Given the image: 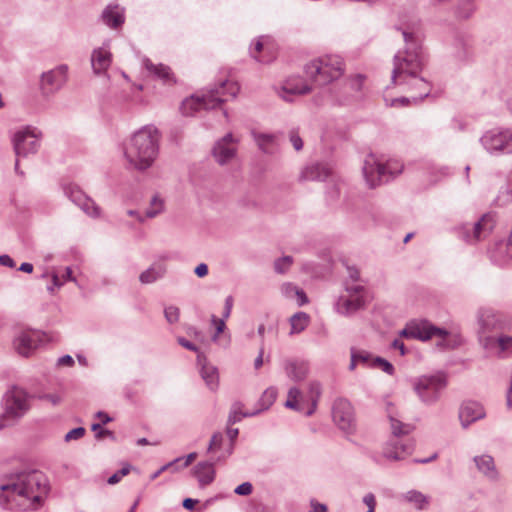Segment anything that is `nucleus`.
I'll return each mask as SVG.
<instances>
[{"mask_svg": "<svg viewBox=\"0 0 512 512\" xmlns=\"http://www.w3.org/2000/svg\"><path fill=\"white\" fill-rule=\"evenodd\" d=\"M405 48L399 50L393 58V70L391 83L394 86H401L406 91H412L413 101H421L431 91V85L422 75L426 65V58L422 48V41L419 33L400 29Z\"/></svg>", "mask_w": 512, "mask_h": 512, "instance_id": "1", "label": "nucleus"}, {"mask_svg": "<svg viewBox=\"0 0 512 512\" xmlns=\"http://www.w3.org/2000/svg\"><path fill=\"white\" fill-rule=\"evenodd\" d=\"M48 491V480L42 472L23 471L0 485V505L11 511L35 510L42 506Z\"/></svg>", "mask_w": 512, "mask_h": 512, "instance_id": "2", "label": "nucleus"}, {"mask_svg": "<svg viewBox=\"0 0 512 512\" xmlns=\"http://www.w3.org/2000/svg\"><path fill=\"white\" fill-rule=\"evenodd\" d=\"M158 142V130L153 126H145L124 143V156L134 168L146 170L158 155Z\"/></svg>", "mask_w": 512, "mask_h": 512, "instance_id": "3", "label": "nucleus"}, {"mask_svg": "<svg viewBox=\"0 0 512 512\" xmlns=\"http://www.w3.org/2000/svg\"><path fill=\"white\" fill-rule=\"evenodd\" d=\"M239 89L238 84L234 81H221L201 96L186 98L180 106L181 113L184 116H192L200 109H214L228 99H234Z\"/></svg>", "mask_w": 512, "mask_h": 512, "instance_id": "4", "label": "nucleus"}, {"mask_svg": "<svg viewBox=\"0 0 512 512\" xmlns=\"http://www.w3.org/2000/svg\"><path fill=\"white\" fill-rule=\"evenodd\" d=\"M392 404H388L387 412L390 421L391 433L394 438L390 439L383 447L382 456L388 461H400L410 455L414 450V443L409 440H400V436L408 435L412 432L413 426L403 423L397 419L389 408Z\"/></svg>", "mask_w": 512, "mask_h": 512, "instance_id": "5", "label": "nucleus"}, {"mask_svg": "<svg viewBox=\"0 0 512 512\" xmlns=\"http://www.w3.org/2000/svg\"><path fill=\"white\" fill-rule=\"evenodd\" d=\"M345 71L342 57L326 55L305 65V75L319 86L327 85L340 78Z\"/></svg>", "mask_w": 512, "mask_h": 512, "instance_id": "6", "label": "nucleus"}, {"mask_svg": "<svg viewBox=\"0 0 512 512\" xmlns=\"http://www.w3.org/2000/svg\"><path fill=\"white\" fill-rule=\"evenodd\" d=\"M2 407L0 430L15 424L29 411L30 397L24 389L14 386L4 394Z\"/></svg>", "mask_w": 512, "mask_h": 512, "instance_id": "7", "label": "nucleus"}, {"mask_svg": "<svg viewBox=\"0 0 512 512\" xmlns=\"http://www.w3.org/2000/svg\"><path fill=\"white\" fill-rule=\"evenodd\" d=\"M400 336L422 341L437 338V347L441 349H452L457 346L456 338L448 331L437 328L427 321H411L401 330Z\"/></svg>", "mask_w": 512, "mask_h": 512, "instance_id": "8", "label": "nucleus"}, {"mask_svg": "<svg viewBox=\"0 0 512 512\" xmlns=\"http://www.w3.org/2000/svg\"><path fill=\"white\" fill-rule=\"evenodd\" d=\"M495 224L494 214L486 213L472 223L467 222L455 226L453 232L458 239L467 244L474 245L485 240L492 233Z\"/></svg>", "mask_w": 512, "mask_h": 512, "instance_id": "9", "label": "nucleus"}, {"mask_svg": "<svg viewBox=\"0 0 512 512\" xmlns=\"http://www.w3.org/2000/svg\"><path fill=\"white\" fill-rule=\"evenodd\" d=\"M397 163L388 162L386 164L379 163L374 157H368L363 166V175L370 188H374L377 185L387 182L390 175L398 174L401 169L395 170Z\"/></svg>", "mask_w": 512, "mask_h": 512, "instance_id": "10", "label": "nucleus"}, {"mask_svg": "<svg viewBox=\"0 0 512 512\" xmlns=\"http://www.w3.org/2000/svg\"><path fill=\"white\" fill-rule=\"evenodd\" d=\"M446 385L447 381L443 374L422 376L415 382L414 390L421 401L426 404H432L439 399Z\"/></svg>", "mask_w": 512, "mask_h": 512, "instance_id": "11", "label": "nucleus"}, {"mask_svg": "<svg viewBox=\"0 0 512 512\" xmlns=\"http://www.w3.org/2000/svg\"><path fill=\"white\" fill-rule=\"evenodd\" d=\"M41 131L35 127L27 126L15 133L13 147L17 157H27L35 154L40 146Z\"/></svg>", "mask_w": 512, "mask_h": 512, "instance_id": "12", "label": "nucleus"}, {"mask_svg": "<svg viewBox=\"0 0 512 512\" xmlns=\"http://www.w3.org/2000/svg\"><path fill=\"white\" fill-rule=\"evenodd\" d=\"M484 149L489 153H512V129L489 130L480 138Z\"/></svg>", "mask_w": 512, "mask_h": 512, "instance_id": "13", "label": "nucleus"}, {"mask_svg": "<svg viewBox=\"0 0 512 512\" xmlns=\"http://www.w3.org/2000/svg\"><path fill=\"white\" fill-rule=\"evenodd\" d=\"M68 79V66L61 64L55 68L43 72L40 77V91L43 96H51L58 92Z\"/></svg>", "mask_w": 512, "mask_h": 512, "instance_id": "14", "label": "nucleus"}, {"mask_svg": "<svg viewBox=\"0 0 512 512\" xmlns=\"http://www.w3.org/2000/svg\"><path fill=\"white\" fill-rule=\"evenodd\" d=\"M44 337L40 331L24 330L15 337L13 345L18 354L29 357L44 342Z\"/></svg>", "mask_w": 512, "mask_h": 512, "instance_id": "15", "label": "nucleus"}, {"mask_svg": "<svg viewBox=\"0 0 512 512\" xmlns=\"http://www.w3.org/2000/svg\"><path fill=\"white\" fill-rule=\"evenodd\" d=\"M332 416L336 425L343 431H349L354 426V411L351 403L344 399H337L332 408Z\"/></svg>", "mask_w": 512, "mask_h": 512, "instance_id": "16", "label": "nucleus"}, {"mask_svg": "<svg viewBox=\"0 0 512 512\" xmlns=\"http://www.w3.org/2000/svg\"><path fill=\"white\" fill-rule=\"evenodd\" d=\"M65 195L78 207H80L83 212L91 217H98L100 214L99 207L94 203V201L89 198L84 192L76 185H67L64 188Z\"/></svg>", "mask_w": 512, "mask_h": 512, "instance_id": "17", "label": "nucleus"}, {"mask_svg": "<svg viewBox=\"0 0 512 512\" xmlns=\"http://www.w3.org/2000/svg\"><path fill=\"white\" fill-rule=\"evenodd\" d=\"M282 369L289 380L299 383L308 377L310 365L306 360L287 358L282 361Z\"/></svg>", "mask_w": 512, "mask_h": 512, "instance_id": "18", "label": "nucleus"}, {"mask_svg": "<svg viewBox=\"0 0 512 512\" xmlns=\"http://www.w3.org/2000/svg\"><path fill=\"white\" fill-rule=\"evenodd\" d=\"M236 143L237 141L231 133L226 134L216 142L212 152L215 160L220 165L228 163L235 157L237 151Z\"/></svg>", "mask_w": 512, "mask_h": 512, "instance_id": "19", "label": "nucleus"}, {"mask_svg": "<svg viewBox=\"0 0 512 512\" xmlns=\"http://www.w3.org/2000/svg\"><path fill=\"white\" fill-rule=\"evenodd\" d=\"M125 19V8L119 4L107 5L100 15L101 22L112 30L121 29Z\"/></svg>", "mask_w": 512, "mask_h": 512, "instance_id": "20", "label": "nucleus"}, {"mask_svg": "<svg viewBox=\"0 0 512 512\" xmlns=\"http://www.w3.org/2000/svg\"><path fill=\"white\" fill-rule=\"evenodd\" d=\"M251 56L259 63H269L276 57L274 46L265 36L259 37L250 49Z\"/></svg>", "mask_w": 512, "mask_h": 512, "instance_id": "21", "label": "nucleus"}, {"mask_svg": "<svg viewBox=\"0 0 512 512\" xmlns=\"http://www.w3.org/2000/svg\"><path fill=\"white\" fill-rule=\"evenodd\" d=\"M485 417L483 406L475 401L464 402L459 411V419L463 428H467L471 423Z\"/></svg>", "mask_w": 512, "mask_h": 512, "instance_id": "22", "label": "nucleus"}, {"mask_svg": "<svg viewBox=\"0 0 512 512\" xmlns=\"http://www.w3.org/2000/svg\"><path fill=\"white\" fill-rule=\"evenodd\" d=\"M311 91V87L302 78H290L281 88L280 96L285 101H292V95H304Z\"/></svg>", "mask_w": 512, "mask_h": 512, "instance_id": "23", "label": "nucleus"}, {"mask_svg": "<svg viewBox=\"0 0 512 512\" xmlns=\"http://www.w3.org/2000/svg\"><path fill=\"white\" fill-rule=\"evenodd\" d=\"M365 306V300L362 296L351 297L341 295L335 303V309L338 313L348 316Z\"/></svg>", "mask_w": 512, "mask_h": 512, "instance_id": "24", "label": "nucleus"}, {"mask_svg": "<svg viewBox=\"0 0 512 512\" xmlns=\"http://www.w3.org/2000/svg\"><path fill=\"white\" fill-rule=\"evenodd\" d=\"M112 63V54L106 47H99L92 51L91 65L95 74L105 73Z\"/></svg>", "mask_w": 512, "mask_h": 512, "instance_id": "25", "label": "nucleus"}, {"mask_svg": "<svg viewBox=\"0 0 512 512\" xmlns=\"http://www.w3.org/2000/svg\"><path fill=\"white\" fill-rule=\"evenodd\" d=\"M478 322L480 325L481 337L488 332L497 331L502 327L496 313L490 309H482L479 311Z\"/></svg>", "mask_w": 512, "mask_h": 512, "instance_id": "26", "label": "nucleus"}, {"mask_svg": "<svg viewBox=\"0 0 512 512\" xmlns=\"http://www.w3.org/2000/svg\"><path fill=\"white\" fill-rule=\"evenodd\" d=\"M331 174V169L322 163H315L306 166L300 173V181L325 180Z\"/></svg>", "mask_w": 512, "mask_h": 512, "instance_id": "27", "label": "nucleus"}, {"mask_svg": "<svg viewBox=\"0 0 512 512\" xmlns=\"http://www.w3.org/2000/svg\"><path fill=\"white\" fill-rule=\"evenodd\" d=\"M197 360L201 365V376L206 382L210 390H215L218 387V371L217 368L206 363V358L203 354L198 353Z\"/></svg>", "mask_w": 512, "mask_h": 512, "instance_id": "28", "label": "nucleus"}, {"mask_svg": "<svg viewBox=\"0 0 512 512\" xmlns=\"http://www.w3.org/2000/svg\"><path fill=\"white\" fill-rule=\"evenodd\" d=\"M144 67L158 79L162 80L166 84L175 83L173 73L170 67L164 64H154L150 59L145 58L143 60Z\"/></svg>", "mask_w": 512, "mask_h": 512, "instance_id": "29", "label": "nucleus"}, {"mask_svg": "<svg viewBox=\"0 0 512 512\" xmlns=\"http://www.w3.org/2000/svg\"><path fill=\"white\" fill-rule=\"evenodd\" d=\"M193 473L200 486H206L212 483L215 478L214 464L209 461L199 462L193 468Z\"/></svg>", "mask_w": 512, "mask_h": 512, "instance_id": "30", "label": "nucleus"}, {"mask_svg": "<svg viewBox=\"0 0 512 512\" xmlns=\"http://www.w3.org/2000/svg\"><path fill=\"white\" fill-rule=\"evenodd\" d=\"M166 272L167 268L164 263H153L148 269L140 274L139 280L142 284H151L163 278Z\"/></svg>", "mask_w": 512, "mask_h": 512, "instance_id": "31", "label": "nucleus"}, {"mask_svg": "<svg viewBox=\"0 0 512 512\" xmlns=\"http://www.w3.org/2000/svg\"><path fill=\"white\" fill-rule=\"evenodd\" d=\"M474 462L477 466V469L487 478L496 479L497 478V470L494 464V460L489 455L476 456L474 458Z\"/></svg>", "mask_w": 512, "mask_h": 512, "instance_id": "32", "label": "nucleus"}, {"mask_svg": "<svg viewBox=\"0 0 512 512\" xmlns=\"http://www.w3.org/2000/svg\"><path fill=\"white\" fill-rule=\"evenodd\" d=\"M402 498L417 510H425L430 504V497L418 490H409L402 495Z\"/></svg>", "mask_w": 512, "mask_h": 512, "instance_id": "33", "label": "nucleus"}, {"mask_svg": "<svg viewBox=\"0 0 512 512\" xmlns=\"http://www.w3.org/2000/svg\"><path fill=\"white\" fill-rule=\"evenodd\" d=\"M321 395H322L321 383L316 380L309 382L308 397L311 402V407L305 413L307 416H311L316 411Z\"/></svg>", "mask_w": 512, "mask_h": 512, "instance_id": "34", "label": "nucleus"}, {"mask_svg": "<svg viewBox=\"0 0 512 512\" xmlns=\"http://www.w3.org/2000/svg\"><path fill=\"white\" fill-rule=\"evenodd\" d=\"M484 346L487 348L489 346H497L500 349V352L505 354L512 353V336H500L498 338L494 337H484Z\"/></svg>", "mask_w": 512, "mask_h": 512, "instance_id": "35", "label": "nucleus"}, {"mask_svg": "<svg viewBox=\"0 0 512 512\" xmlns=\"http://www.w3.org/2000/svg\"><path fill=\"white\" fill-rule=\"evenodd\" d=\"M373 358L374 356L365 350L352 348L349 370L353 371L358 364L370 367Z\"/></svg>", "mask_w": 512, "mask_h": 512, "instance_id": "36", "label": "nucleus"}, {"mask_svg": "<svg viewBox=\"0 0 512 512\" xmlns=\"http://www.w3.org/2000/svg\"><path fill=\"white\" fill-rule=\"evenodd\" d=\"M278 395V390L276 387L271 386L268 387L261 395L258 401V408L255 411H258L260 414L262 411L268 410L273 403L275 402Z\"/></svg>", "mask_w": 512, "mask_h": 512, "instance_id": "37", "label": "nucleus"}, {"mask_svg": "<svg viewBox=\"0 0 512 512\" xmlns=\"http://www.w3.org/2000/svg\"><path fill=\"white\" fill-rule=\"evenodd\" d=\"M365 77L361 74H357L351 77L344 85V88L351 91L348 97H345L343 100H340L341 104H346L350 101L351 98L355 97V94L359 93L362 89Z\"/></svg>", "mask_w": 512, "mask_h": 512, "instance_id": "38", "label": "nucleus"}, {"mask_svg": "<svg viewBox=\"0 0 512 512\" xmlns=\"http://www.w3.org/2000/svg\"><path fill=\"white\" fill-rule=\"evenodd\" d=\"M253 137L258 147L264 153L270 154L273 152V146L276 140V136L274 134L253 132Z\"/></svg>", "mask_w": 512, "mask_h": 512, "instance_id": "39", "label": "nucleus"}, {"mask_svg": "<svg viewBox=\"0 0 512 512\" xmlns=\"http://www.w3.org/2000/svg\"><path fill=\"white\" fill-rule=\"evenodd\" d=\"M309 315L305 312H297L290 318V334H298L306 329L309 324Z\"/></svg>", "mask_w": 512, "mask_h": 512, "instance_id": "40", "label": "nucleus"}, {"mask_svg": "<svg viewBox=\"0 0 512 512\" xmlns=\"http://www.w3.org/2000/svg\"><path fill=\"white\" fill-rule=\"evenodd\" d=\"M242 407L243 404L241 402L233 403L228 417L229 424H235L241 421L244 417H253L258 415V411L243 412Z\"/></svg>", "mask_w": 512, "mask_h": 512, "instance_id": "41", "label": "nucleus"}, {"mask_svg": "<svg viewBox=\"0 0 512 512\" xmlns=\"http://www.w3.org/2000/svg\"><path fill=\"white\" fill-rule=\"evenodd\" d=\"M66 281H76L72 276V270L70 267H66L61 275L58 272H54L52 274L53 285L49 286L48 290L53 292L55 287L60 288Z\"/></svg>", "mask_w": 512, "mask_h": 512, "instance_id": "42", "label": "nucleus"}, {"mask_svg": "<svg viewBox=\"0 0 512 512\" xmlns=\"http://www.w3.org/2000/svg\"><path fill=\"white\" fill-rule=\"evenodd\" d=\"M302 396L301 390L296 387L292 386L287 393V400L285 401V407L289 409H293L296 411H302L301 404L299 402V398Z\"/></svg>", "mask_w": 512, "mask_h": 512, "instance_id": "43", "label": "nucleus"}, {"mask_svg": "<svg viewBox=\"0 0 512 512\" xmlns=\"http://www.w3.org/2000/svg\"><path fill=\"white\" fill-rule=\"evenodd\" d=\"M370 368L380 369L388 375H393L395 372L394 366L389 361L379 356H375L372 359Z\"/></svg>", "mask_w": 512, "mask_h": 512, "instance_id": "44", "label": "nucleus"}, {"mask_svg": "<svg viewBox=\"0 0 512 512\" xmlns=\"http://www.w3.org/2000/svg\"><path fill=\"white\" fill-rule=\"evenodd\" d=\"M163 208H164L163 200L157 196L152 197V199L150 201V206H149V208H147V210L145 212V219L156 217L163 211Z\"/></svg>", "mask_w": 512, "mask_h": 512, "instance_id": "45", "label": "nucleus"}, {"mask_svg": "<svg viewBox=\"0 0 512 512\" xmlns=\"http://www.w3.org/2000/svg\"><path fill=\"white\" fill-rule=\"evenodd\" d=\"M293 264V258L291 256H283L274 261V271L277 274H285Z\"/></svg>", "mask_w": 512, "mask_h": 512, "instance_id": "46", "label": "nucleus"}, {"mask_svg": "<svg viewBox=\"0 0 512 512\" xmlns=\"http://www.w3.org/2000/svg\"><path fill=\"white\" fill-rule=\"evenodd\" d=\"M182 460H183V458H176L173 461L163 465L162 467H160L156 472H154L150 476V480L153 481V480L157 479L162 473H165L166 470H171L172 472H177L179 470V466H177V464L179 462H181Z\"/></svg>", "mask_w": 512, "mask_h": 512, "instance_id": "47", "label": "nucleus"}, {"mask_svg": "<svg viewBox=\"0 0 512 512\" xmlns=\"http://www.w3.org/2000/svg\"><path fill=\"white\" fill-rule=\"evenodd\" d=\"M225 320L222 318H217L215 315L211 316V324L215 327V333L212 336V341L216 342L219 338V335L224 332L226 328Z\"/></svg>", "mask_w": 512, "mask_h": 512, "instance_id": "48", "label": "nucleus"}, {"mask_svg": "<svg viewBox=\"0 0 512 512\" xmlns=\"http://www.w3.org/2000/svg\"><path fill=\"white\" fill-rule=\"evenodd\" d=\"M91 429L95 432V438L97 440H102L105 437H109L110 439L115 440V434L108 429H103L100 423H93L91 425Z\"/></svg>", "mask_w": 512, "mask_h": 512, "instance_id": "49", "label": "nucleus"}, {"mask_svg": "<svg viewBox=\"0 0 512 512\" xmlns=\"http://www.w3.org/2000/svg\"><path fill=\"white\" fill-rule=\"evenodd\" d=\"M164 316L167 322L170 324L178 322L180 316L179 308L173 305L167 306L164 309Z\"/></svg>", "mask_w": 512, "mask_h": 512, "instance_id": "50", "label": "nucleus"}, {"mask_svg": "<svg viewBox=\"0 0 512 512\" xmlns=\"http://www.w3.org/2000/svg\"><path fill=\"white\" fill-rule=\"evenodd\" d=\"M345 291L347 295L351 297L362 296L364 298L365 288L363 285L356 284V282H354V284H349L347 282L345 285Z\"/></svg>", "mask_w": 512, "mask_h": 512, "instance_id": "51", "label": "nucleus"}, {"mask_svg": "<svg viewBox=\"0 0 512 512\" xmlns=\"http://www.w3.org/2000/svg\"><path fill=\"white\" fill-rule=\"evenodd\" d=\"M131 470V466L130 465H125L123 466L120 470H118L116 473H114L113 475H111L107 482L108 484L110 485H114V484H117L124 476H126Z\"/></svg>", "mask_w": 512, "mask_h": 512, "instance_id": "52", "label": "nucleus"}, {"mask_svg": "<svg viewBox=\"0 0 512 512\" xmlns=\"http://www.w3.org/2000/svg\"><path fill=\"white\" fill-rule=\"evenodd\" d=\"M223 442V435L221 433H214L211 437L209 446H208V452H213L215 450H218L221 448Z\"/></svg>", "mask_w": 512, "mask_h": 512, "instance_id": "53", "label": "nucleus"}, {"mask_svg": "<svg viewBox=\"0 0 512 512\" xmlns=\"http://www.w3.org/2000/svg\"><path fill=\"white\" fill-rule=\"evenodd\" d=\"M85 432L86 430L83 427L74 428L65 435V441L69 442L72 440L81 439L85 435Z\"/></svg>", "mask_w": 512, "mask_h": 512, "instance_id": "54", "label": "nucleus"}, {"mask_svg": "<svg viewBox=\"0 0 512 512\" xmlns=\"http://www.w3.org/2000/svg\"><path fill=\"white\" fill-rule=\"evenodd\" d=\"M282 293L285 295L286 298L288 299H294L295 295H296V291L299 290V288L292 284V283H284L282 285Z\"/></svg>", "mask_w": 512, "mask_h": 512, "instance_id": "55", "label": "nucleus"}, {"mask_svg": "<svg viewBox=\"0 0 512 512\" xmlns=\"http://www.w3.org/2000/svg\"><path fill=\"white\" fill-rule=\"evenodd\" d=\"M253 491V486L250 482H244L240 485H238L234 492L237 494V495H241V496H248L252 493Z\"/></svg>", "mask_w": 512, "mask_h": 512, "instance_id": "56", "label": "nucleus"}, {"mask_svg": "<svg viewBox=\"0 0 512 512\" xmlns=\"http://www.w3.org/2000/svg\"><path fill=\"white\" fill-rule=\"evenodd\" d=\"M233 303H234L233 297L231 295L227 296L225 299L224 310L222 313V317L224 319H228L230 317Z\"/></svg>", "mask_w": 512, "mask_h": 512, "instance_id": "57", "label": "nucleus"}, {"mask_svg": "<svg viewBox=\"0 0 512 512\" xmlns=\"http://www.w3.org/2000/svg\"><path fill=\"white\" fill-rule=\"evenodd\" d=\"M74 364L75 361L70 355H63L56 362L57 367H72Z\"/></svg>", "mask_w": 512, "mask_h": 512, "instance_id": "58", "label": "nucleus"}, {"mask_svg": "<svg viewBox=\"0 0 512 512\" xmlns=\"http://www.w3.org/2000/svg\"><path fill=\"white\" fill-rule=\"evenodd\" d=\"M290 142L296 151H300L303 147V141L301 137L294 131L290 133Z\"/></svg>", "mask_w": 512, "mask_h": 512, "instance_id": "59", "label": "nucleus"}, {"mask_svg": "<svg viewBox=\"0 0 512 512\" xmlns=\"http://www.w3.org/2000/svg\"><path fill=\"white\" fill-rule=\"evenodd\" d=\"M294 299H296L298 306H303L308 303V297H307L306 293L304 292V290H302L300 288L298 291H296V295H295Z\"/></svg>", "mask_w": 512, "mask_h": 512, "instance_id": "60", "label": "nucleus"}, {"mask_svg": "<svg viewBox=\"0 0 512 512\" xmlns=\"http://www.w3.org/2000/svg\"><path fill=\"white\" fill-rule=\"evenodd\" d=\"M347 273L350 280L353 282L360 281V272L359 270L354 266H347Z\"/></svg>", "mask_w": 512, "mask_h": 512, "instance_id": "61", "label": "nucleus"}, {"mask_svg": "<svg viewBox=\"0 0 512 512\" xmlns=\"http://www.w3.org/2000/svg\"><path fill=\"white\" fill-rule=\"evenodd\" d=\"M178 343L182 347L186 348L187 350L198 352V347L195 344H193L192 342H190L187 339H185L184 337H179L178 338Z\"/></svg>", "mask_w": 512, "mask_h": 512, "instance_id": "62", "label": "nucleus"}, {"mask_svg": "<svg viewBox=\"0 0 512 512\" xmlns=\"http://www.w3.org/2000/svg\"><path fill=\"white\" fill-rule=\"evenodd\" d=\"M466 6L467 7L464 10H462V9L458 10V16L460 18H468L472 14V12L474 10L473 4L470 1H468L466 3Z\"/></svg>", "mask_w": 512, "mask_h": 512, "instance_id": "63", "label": "nucleus"}, {"mask_svg": "<svg viewBox=\"0 0 512 512\" xmlns=\"http://www.w3.org/2000/svg\"><path fill=\"white\" fill-rule=\"evenodd\" d=\"M310 512H327V507L324 504H321L315 500H312Z\"/></svg>", "mask_w": 512, "mask_h": 512, "instance_id": "64", "label": "nucleus"}]
</instances>
